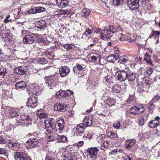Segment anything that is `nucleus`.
Returning a JSON list of instances; mask_svg holds the SVG:
<instances>
[{
  "label": "nucleus",
  "mask_w": 160,
  "mask_h": 160,
  "mask_svg": "<svg viewBox=\"0 0 160 160\" xmlns=\"http://www.w3.org/2000/svg\"><path fill=\"white\" fill-rule=\"evenodd\" d=\"M115 76L116 79L120 82L124 81L127 78L129 81L132 82L135 79L136 74L132 72L122 70L116 72Z\"/></svg>",
  "instance_id": "1"
},
{
  "label": "nucleus",
  "mask_w": 160,
  "mask_h": 160,
  "mask_svg": "<svg viewBox=\"0 0 160 160\" xmlns=\"http://www.w3.org/2000/svg\"><path fill=\"white\" fill-rule=\"evenodd\" d=\"M42 92V89L41 86L38 85H34L33 87L28 90L29 94L31 96H38L40 95Z\"/></svg>",
  "instance_id": "2"
},
{
  "label": "nucleus",
  "mask_w": 160,
  "mask_h": 160,
  "mask_svg": "<svg viewBox=\"0 0 160 160\" xmlns=\"http://www.w3.org/2000/svg\"><path fill=\"white\" fill-rule=\"evenodd\" d=\"M151 83V81L147 80L146 78L142 79L141 83L139 85V88L141 90V92H147L150 87V84Z\"/></svg>",
  "instance_id": "3"
},
{
  "label": "nucleus",
  "mask_w": 160,
  "mask_h": 160,
  "mask_svg": "<svg viewBox=\"0 0 160 160\" xmlns=\"http://www.w3.org/2000/svg\"><path fill=\"white\" fill-rule=\"evenodd\" d=\"M65 122L63 119L58 120L55 123L54 128L58 133H62L64 128Z\"/></svg>",
  "instance_id": "4"
},
{
  "label": "nucleus",
  "mask_w": 160,
  "mask_h": 160,
  "mask_svg": "<svg viewBox=\"0 0 160 160\" xmlns=\"http://www.w3.org/2000/svg\"><path fill=\"white\" fill-rule=\"evenodd\" d=\"M14 157L15 160H31L29 157L22 152L14 153Z\"/></svg>",
  "instance_id": "5"
},
{
  "label": "nucleus",
  "mask_w": 160,
  "mask_h": 160,
  "mask_svg": "<svg viewBox=\"0 0 160 160\" xmlns=\"http://www.w3.org/2000/svg\"><path fill=\"white\" fill-rule=\"evenodd\" d=\"M56 80L55 75H52L48 77L46 79V85L48 88L51 89L54 87V82Z\"/></svg>",
  "instance_id": "6"
},
{
  "label": "nucleus",
  "mask_w": 160,
  "mask_h": 160,
  "mask_svg": "<svg viewBox=\"0 0 160 160\" xmlns=\"http://www.w3.org/2000/svg\"><path fill=\"white\" fill-rule=\"evenodd\" d=\"M136 143V140L134 139H129L125 140L124 142V146L126 148L131 150Z\"/></svg>",
  "instance_id": "7"
},
{
  "label": "nucleus",
  "mask_w": 160,
  "mask_h": 160,
  "mask_svg": "<svg viewBox=\"0 0 160 160\" xmlns=\"http://www.w3.org/2000/svg\"><path fill=\"white\" fill-rule=\"evenodd\" d=\"M90 57L89 60L91 62L94 63L96 64L99 63L101 59L100 55L96 53H92L90 54Z\"/></svg>",
  "instance_id": "8"
},
{
  "label": "nucleus",
  "mask_w": 160,
  "mask_h": 160,
  "mask_svg": "<svg viewBox=\"0 0 160 160\" xmlns=\"http://www.w3.org/2000/svg\"><path fill=\"white\" fill-rule=\"evenodd\" d=\"M59 73L61 77L67 76L70 72V68L67 66H62L59 70Z\"/></svg>",
  "instance_id": "9"
},
{
  "label": "nucleus",
  "mask_w": 160,
  "mask_h": 160,
  "mask_svg": "<svg viewBox=\"0 0 160 160\" xmlns=\"http://www.w3.org/2000/svg\"><path fill=\"white\" fill-rule=\"evenodd\" d=\"M7 146L12 150H16L19 146V144L12 140H8L7 142Z\"/></svg>",
  "instance_id": "10"
},
{
  "label": "nucleus",
  "mask_w": 160,
  "mask_h": 160,
  "mask_svg": "<svg viewBox=\"0 0 160 160\" xmlns=\"http://www.w3.org/2000/svg\"><path fill=\"white\" fill-rule=\"evenodd\" d=\"M37 100L34 97L29 98L27 102V106L25 107H28L31 109L34 108L37 105Z\"/></svg>",
  "instance_id": "11"
},
{
  "label": "nucleus",
  "mask_w": 160,
  "mask_h": 160,
  "mask_svg": "<svg viewBox=\"0 0 160 160\" xmlns=\"http://www.w3.org/2000/svg\"><path fill=\"white\" fill-rule=\"evenodd\" d=\"M98 151V149L97 147H92L88 149L87 152L91 158H96Z\"/></svg>",
  "instance_id": "12"
},
{
  "label": "nucleus",
  "mask_w": 160,
  "mask_h": 160,
  "mask_svg": "<svg viewBox=\"0 0 160 160\" xmlns=\"http://www.w3.org/2000/svg\"><path fill=\"white\" fill-rule=\"evenodd\" d=\"M128 7L132 10H135L139 7V0H128Z\"/></svg>",
  "instance_id": "13"
},
{
  "label": "nucleus",
  "mask_w": 160,
  "mask_h": 160,
  "mask_svg": "<svg viewBox=\"0 0 160 160\" xmlns=\"http://www.w3.org/2000/svg\"><path fill=\"white\" fill-rule=\"evenodd\" d=\"M85 61L84 60L82 59H80V61L76 64V66L74 67L73 69L74 71L75 72L74 69L76 68L80 72L83 71L85 67Z\"/></svg>",
  "instance_id": "14"
},
{
  "label": "nucleus",
  "mask_w": 160,
  "mask_h": 160,
  "mask_svg": "<svg viewBox=\"0 0 160 160\" xmlns=\"http://www.w3.org/2000/svg\"><path fill=\"white\" fill-rule=\"evenodd\" d=\"M54 110H63V109H70V107L68 105L63 103L61 104L60 102H57L54 106Z\"/></svg>",
  "instance_id": "15"
},
{
  "label": "nucleus",
  "mask_w": 160,
  "mask_h": 160,
  "mask_svg": "<svg viewBox=\"0 0 160 160\" xmlns=\"http://www.w3.org/2000/svg\"><path fill=\"white\" fill-rule=\"evenodd\" d=\"M38 140L35 138H30L27 142V144L30 148L36 147L38 144Z\"/></svg>",
  "instance_id": "16"
},
{
  "label": "nucleus",
  "mask_w": 160,
  "mask_h": 160,
  "mask_svg": "<svg viewBox=\"0 0 160 160\" xmlns=\"http://www.w3.org/2000/svg\"><path fill=\"white\" fill-rule=\"evenodd\" d=\"M119 62L120 63L126 65L128 64L129 62H132V60L130 56H123L120 58Z\"/></svg>",
  "instance_id": "17"
},
{
  "label": "nucleus",
  "mask_w": 160,
  "mask_h": 160,
  "mask_svg": "<svg viewBox=\"0 0 160 160\" xmlns=\"http://www.w3.org/2000/svg\"><path fill=\"white\" fill-rule=\"evenodd\" d=\"M92 118V117L86 116L83 121V124L85 125V127H89L93 124Z\"/></svg>",
  "instance_id": "18"
},
{
  "label": "nucleus",
  "mask_w": 160,
  "mask_h": 160,
  "mask_svg": "<svg viewBox=\"0 0 160 160\" xmlns=\"http://www.w3.org/2000/svg\"><path fill=\"white\" fill-rule=\"evenodd\" d=\"M56 1L58 6L61 8H65L68 4V0H56Z\"/></svg>",
  "instance_id": "19"
},
{
  "label": "nucleus",
  "mask_w": 160,
  "mask_h": 160,
  "mask_svg": "<svg viewBox=\"0 0 160 160\" xmlns=\"http://www.w3.org/2000/svg\"><path fill=\"white\" fill-rule=\"evenodd\" d=\"M34 41V38L31 35H26L23 38V42L26 44H32Z\"/></svg>",
  "instance_id": "20"
},
{
  "label": "nucleus",
  "mask_w": 160,
  "mask_h": 160,
  "mask_svg": "<svg viewBox=\"0 0 160 160\" xmlns=\"http://www.w3.org/2000/svg\"><path fill=\"white\" fill-rule=\"evenodd\" d=\"M106 104L109 106H112L113 105L115 102V100L111 98L104 97L102 98Z\"/></svg>",
  "instance_id": "21"
},
{
  "label": "nucleus",
  "mask_w": 160,
  "mask_h": 160,
  "mask_svg": "<svg viewBox=\"0 0 160 160\" xmlns=\"http://www.w3.org/2000/svg\"><path fill=\"white\" fill-rule=\"evenodd\" d=\"M16 88L17 90L24 89L26 87V83L23 81L17 82L15 84Z\"/></svg>",
  "instance_id": "22"
},
{
  "label": "nucleus",
  "mask_w": 160,
  "mask_h": 160,
  "mask_svg": "<svg viewBox=\"0 0 160 160\" xmlns=\"http://www.w3.org/2000/svg\"><path fill=\"white\" fill-rule=\"evenodd\" d=\"M45 28V25L40 21L38 22L34 27V29L37 31H40L43 29Z\"/></svg>",
  "instance_id": "23"
},
{
  "label": "nucleus",
  "mask_w": 160,
  "mask_h": 160,
  "mask_svg": "<svg viewBox=\"0 0 160 160\" xmlns=\"http://www.w3.org/2000/svg\"><path fill=\"white\" fill-rule=\"evenodd\" d=\"M109 30L108 29L105 28L101 31V36L102 38L103 39L105 40L111 37V35L109 36H107L110 34Z\"/></svg>",
  "instance_id": "24"
},
{
  "label": "nucleus",
  "mask_w": 160,
  "mask_h": 160,
  "mask_svg": "<svg viewBox=\"0 0 160 160\" xmlns=\"http://www.w3.org/2000/svg\"><path fill=\"white\" fill-rule=\"evenodd\" d=\"M25 68L24 67L22 66L16 68L14 69V72L15 73L18 74L22 75L24 74L26 72Z\"/></svg>",
  "instance_id": "25"
},
{
  "label": "nucleus",
  "mask_w": 160,
  "mask_h": 160,
  "mask_svg": "<svg viewBox=\"0 0 160 160\" xmlns=\"http://www.w3.org/2000/svg\"><path fill=\"white\" fill-rule=\"evenodd\" d=\"M107 135L108 137L113 140H116L118 138V135L112 131L107 132Z\"/></svg>",
  "instance_id": "26"
},
{
  "label": "nucleus",
  "mask_w": 160,
  "mask_h": 160,
  "mask_svg": "<svg viewBox=\"0 0 160 160\" xmlns=\"http://www.w3.org/2000/svg\"><path fill=\"white\" fill-rule=\"evenodd\" d=\"M45 125L48 124V125L54 127L55 123L56 122L54 119L53 118H48L44 120Z\"/></svg>",
  "instance_id": "27"
},
{
  "label": "nucleus",
  "mask_w": 160,
  "mask_h": 160,
  "mask_svg": "<svg viewBox=\"0 0 160 160\" xmlns=\"http://www.w3.org/2000/svg\"><path fill=\"white\" fill-rule=\"evenodd\" d=\"M149 125L150 127L153 128L160 125V122L157 120H154L149 122Z\"/></svg>",
  "instance_id": "28"
},
{
  "label": "nucleus",
  "mask_w": 160,
  "mask_h": 160,
  "mask_svg": "<svg viewBox=\"0 0 160 160\" xmlns=\"http://www.w3.org/2000/svg\"><path fill=\"white\" fill-rule=\"evenodd\" d=\"M85 128V125L82 123L77 126L76 127L77 131L78 133H82L83 132Z\"/></svg>",
  "instance_id": "29"
},
{
  "label": "nucleus",
  "mask_w": 160,
  "mask_h": 160,
  "mask_svg": "<svg viewBox=\"0 0 160 160\" xmlns=\"http://www.w3.org/2000/svg\"><path fill=\"white\" fill-rule=\"evenodd\" d=\"M66 91L60 90L58 92H57L56 94L58 98L62 97L66 98Z\"/></svg>",
  "instance_id": "30"
},
{
  "label": "nucleus",
  "mask_w": 160,
  "mask_h": 160,
  "mask_svg": "<svg viewBox=\"0 0 160 160\" xmlns=\"http://www.w3.org/2000/svg\"><path fill=\"white\" fill-rule=\"evenodd\" d=\"M36 113L39 118H46L48 116L47 114L45 112H42V111H37Z\"/></svg>",
  "instance_id": "31"
},
{
  "label": "nucleus",
  "mask_w": 160,
  "mask_h": 160,
  "mask_svg": "<svg viewBox=\"0 0 160 160\" xmlns=\"http://www.w3.org/2000/svg\"><path fill=\"white\" fill-rule=\"evenodd\" d=\"M91 43L89 46H88V48L89 49H91V48L96 46V44L98 42V39L96 38H93L92 39Z\"/></svg>",
  "instance_id": "32"
},
{
  "label": "nucleus",
  "mask_w": 160,
  "mask_h": 160,
  "mask_svg": "<svg viewBox=\"0 0 160 160\" xmlns=\"http://www.w3.org/2000/svg\"><path fill=\"white\" fill-rule=\"evenodd\" d=\"M3 96L5 98L8 99V98H11L12 97V92L10 90H6L4 91Z\"/></svg>",
  "instance_id": "33"
},
{
  "label": "nucleus",
  "mask_w": 160,
  "mask_h": 160,
  "mask_svg": "<svg viewBox=\"0 0 160 160\" xmlns=\"http://www.w3.org/2000/svg\"><path fill=\"white\" fill-rule=\"evenodd\" d=\"M62 45L67 50H72L75 48V46L74 45L70 44H64Z\"/></svg>",
  "instance_id": "34"
},
{
  "label": "nucleus",
  "mask_w": 160,
  "mask_h": 160,
  "mask_svg": "<svg viewBox=\"0 0 160 160\" xmlns=\"http://www.w3.org/2000/svg\"><path fill=\"white\" fill-rule=\"evenodd\" d=\"M121 90V88L117 84L114 85L112 88V91L115 93L119 92Z\"/></svg>",
  "instance_id": "35"
},
{
  "label": "nucleus",
  "mask_w": 160,
  "mask_h": 160,
  "mask_svg": "<svg viewBox=\"0 0 160 160\" xmlns=\"http://www.w3.org/2000/svg\"><path fill=\"white\" fill-rule=\"evenodd\" d=\"M142 109H144V108L142 104H139L132 108L130 110H140Z\"/></svg>",
  "instance_id": "36"
},
{
  "label": "nucleus",
  "mask_w": 160,
  "mask_h": 160,
  "mask_svg": "<svg viewBox=\"0 0 160 160\" xmlns=\"http://www.w3.org/2000/svg\"><path fill=\"white\" fill-rule=\"evenodd\" d=\"M152 32H153L151 36L149 37V38H152L153 36L154 37L155 39L159 38L160 32L158 31H152Z\"/></svg>",
  "instance_id": "37"
},
{
  "label": "nucleus",
  "mask_w": 160,
  "mask_h": 160,
  "mask_svg": "<svg viewBox=\"0 0 160 160\" xmlns=\"http://www.w3.org/2000/svg\"><path fill=\"white\" fill-rule=\"evenodd\" d=\"M58 141L63 142L67 140V138L64 135H58Z\"/></svg>",
  "instance_id": "38"
},
{
  "label": "nucleus",
  "mask_w": 160,
  "mask_h": 160,
  "mask_svg": "<svg viewBox=\"0 0 160 160\" xmlns=\"http://www.w3.org/2000/svg\"><path fill=\"white\" fill-rule=\"evenodd\" d=\"M45 129L48 133H50L53 132L54 127L49 126L48 124L45 125Z\"/></svg>",
  "instance_id": "39"
},
{
  "label": "nucleus",
  "mask_w": 160,
  "mask_h": 160,
  "mask_svg": "<svg viewBox=\"0 0 160 160\" xmlns=\"http://www.w3.org/2000/svg\"><path fill=\"white\" fill-rule=\"evenodd\" d=\"M79 159L73 155H68L64 160H78Z\"/></svg>",
  "instance_id": "40"
},
{
  "label": "nucleus",
  "mask_w": 160,
  "mask_h": 160,
  "mask_svg": "<svg viewBox=\"0 0 160 160\" xmlns=\"http://www.w3.org/2000/svg\"><path fill=\"white\" fill-rule=\"evenodd\" d=\"M48 58L49 59H52L54 58V53L53 51H48L46 54Z\"/></svg>",
  "instance_id": "41"
},
{
  "label": "nucleus",
  "mask_w": 160,
  "mask_h": 160,
  "mask_svg": "<svg viewBox=\"0 0 160 160\" xmlns=\"http://www.w3.org/2000/svg\"><path fill=\"white\" fill-rule=\"evenodd\" d=\"M109 147V143L107 141H105L101 146V148L103 150L108 148Z\"/></svg>",
  "instance_id": "42"
},
{
  "label": "nucleus",
  "mask_w": 160,
  "mask_h": 160,
  "mask_svg": "<svg viewBox=\"0 0 160 160\" xmlns=\"http://www.w3.org/2000/svg\"><path fill=\"white\" fill-rule=\"evenodd\" d=\"M39 42L41 44L44 45H47L49 43V41L44 38H41Z\"/></svg>",
  "instance_id": "43"
},
{
  "label": "nucleus",
  "mask_w": 160,
  "mask_h": 160,
  "mask_svg": "<svg viewBox=\"0 0 160 160\" xmlns=\"http://www.w3.org/2000/svg\"><path fill=\"white\" fill-rule=\"evenodd\" d=\"M58 134H56L55 135L48 136V139L50 141H53L56 140L58 138Z\"/></svg>",
  "instance_id": "44"
},
{
  "label": "nucleus",
  "mask_w": 160,
  "mask_h": 160,
  "mask_svg": "<svg viewBox=\"0 0 160 160\" xmlns=\"http://www.w3.org/2000/svg\"><path fill=\"white\" fill-rule=\"evenodd\" d=\"M9 113L12 117H18L19 116L18 111H10Z\"/></svg>",
  "instance_id": "45"
},
{
  "label": "nucleus",
  "mask_w": 160,
  "mask_h": 160,
  "mask_svg": "<svg viewBox=\"0 0 160 160\" xmlns=\"http://www.w3.org/2000/svg\"><path fill=\"white\" fill-rule=\"evenodd\" d=\"M142 112H139V111H128L127 112L128 113H130L131 114H130V115H133L134 116L138 115H139L140 113H141Z\"/></svg>",
  "instance_id": "46"
},
{
  "label": "nucleus",
  "mask_w": 160,
  "mask_h": 160,
  "mask_svg": "<svg viewBox=\"0 0 160 160\" xmlns=\"http://www.w3.org/2000/svg\"><path fill=\"white\" fill-rule=\"evenodd\" d=\"M103 81L104 82H111L112 81V77L110 76H107L104 77Z\"/></svg>",
  "instance_id": "47"
},
{
  "label": "nucleus",
  "mask_w": 160,
  "mask_h": 160,
  "mask_svg": "<svg viewBox=\"0 0 160 160\" xmlns=\"http://www.w3.org/2000/svg\"><path fill=\"white\" fill-rule=\"evenodd\" d=\"M82 11L84 14V16L85 17L88 16L90 12V10L87 8H85L83 9Z\"/></svg>",
  "instance_id": "48"
},
{
  "label": "nucleus",
  "mask_w": 160,
  "mask_h": 160,
  "mask_svg": "<svg viewBox=\"0 0 160 160\" xmlns=\"http://www.w3.org/2000/svg\"><path fill=\"white\" fill-rule=\"evenodd\" d=\"M47 60L44 58H40L38 61V63L42 64L47 63Z\"/></svg>",
  "instance_id": "49"
},
{
  "label": "nucleus",
  "mask_w": 160,
  "mask_h": 160,
  "mask_svg": "<svg viewBox=\"0 0 160 160\" xmlns=\"http://www.w3.org/2000/svg\"><path fill=\"white\" fill-rule=\"evenodd\" d=\"M6 72V70L4 68H0V77H3L5 75Z\"/></svg>",
  "instance_id": "50"
},
{
  "label": "nucleus",
  "mask_w": 160,
  "mask_h": 160,
  "mask_svg": "<svg viewBox=\"0 0 160 160\" xmlns=\"http://www.w3.org/2000/svg\"><path fill=\"white\" fill-rule=\"evenodd\" d=\"M123 2V0H113V4L115 5H118L122 4Z\"/></svg>",
  "instance_id": "51"
},
{
  "label": "nucleus",
  "mask_w": 160,
  "mask_h": 160,
  "mask_svg": "<svg viewBox=\"0 0 160 160\" xmlns=\"http://www.w3.org/2000/svg\"><path fill=\"white\" fill-rule=\"evenodd\" d=\"M105 138V135L102 134L97 137V140L98 142H100L102 141Z\"/></svg>",
  "instance_id": "52"
},
{
  "label": "nucleus",
  "mask_w": 160,
  "mask_h": 160,
  "mask_svg": "<svg viewBox=\"0 0 160 160\" xmlns=\"http://www.w3.org/2000/svg\"><path fill=\"white\" fill-rule=\"evenodd\" d=\"M144 60L149 65H153V64L151 60V58H144Z\"/></svg>",
  "instance_id": "53"
},
{
  "label": "nucleus",
  "mask_w": 160,
  "mask_h": 160,
  "mask_svg": "<svg viewBox=\"0 0 160 160\" xmlns=\"http://www.w3.org/2000/svg\"><path fill=\"white\" fill-rule=\"evenodd\" d=\"M66 97H67L68 98L70 97L72 95L73 97H74L73 95V92L72 91H70L69 90H68L66 91Z\"/></svg>",
  "instance_id": "54"
},
{
  "label": "nucleus",
  "mask_w": 160,
  "mask_h": 160,
  "mask_svg": "<svg viewBox=\"0 0 160 160\" xmlns=\"http://www.w3.org/2000/svg\"><path fill=\"white\" fill-rule=\"evenodd\" d=\"M36 9L37 13L42 12L45 11V8L42 7H37Z\"/></svg>",
  "instance_id": "55"
},
{
  "label": "nucleus",
  "mask_w": 160,
  "mask_h": 160,
  "mask_svg": "<svg viewBox=\"0 0 160 160\" xmlns=\"http://www.w3.org/2000/svg\"><path fill=\"white\" fill-rule=\"evenodd\" d=\"M28 70L31 74L36 73L37 71V70L35 68H32L31 67H30V66L28 67Z\"/></svg>",
  "instance_id": "56"
},
{
  "label": "nucleus",
  "mask_w": 160,
  "mask_h": 160,
  "mask_svg": "<svg viewBox=\"0 0 160 160\" xmlns=\"http://www.w3.org/2000/svg\"><path fill=\"white\" fill-rule=\"evenodd\" d=\"M125 36L123 35V34H120V36L118 37V38L121 41L127 40V38H126ZM128 41L129 40H128Z\"/></svg>",
  "instance_id": "57"
},
{
  "label": "nucleus",
  "mask_w": 160,
  "mask_h": 160,
  "mask_svg": "<svg viewBox=\"0 0 160 160\" xmlns=\"http://www.w3.org/2000/svg\"><path fill=\"white\" fill-rule=\"evenodd\" d=\"M120 126V124L119 121H117L115 122L113 125V126L116 129H118Z\"/></svg>",
  "instance_id": "58"
},
{
  "label": "nucleus",
  "mask_w": 160,
  "mask_h": 160,
  "mask_svg": "<svg viewBox=\"0 0 160 160\" xmlns=\"http://www.w3.org/2000/svg\"><path fill=\"white\" fill-rule=\"evenodd\" d=\"M145 121L143 117H141L139 120V123L140 126H142L144 123Z\"/></svg>",
  "instance_id": "59"
},
{
  "label": "nucleus",
  "mask_w": 160,
  "mask_h": 160,
  "mask_svg": "<svg viewBox=\"0 0 160 160\" xmlns=\"http://www.w3.org/2000/svg\"><path fill=\"white\" fill-rule=\"evenodd\" d=\"M109 31L110 33L111 32L113 33L116 32V29L113 26H110L109 27Z\"/></svg>",
  "instance_id": "60"
},
{
  "label": "nucleus",
  "mask_w": 160,
  "mask_h": 160,
  "mask_svg": "<svg viewBox=\"0 0 160 160\" xmlns=\"http://www.w3.org/2000/svg\"><path fill=\"white\" fill-rule=\"evenodd\" d=\"M29 13L31 14L37 13L36 7H34L31 8L29 10Z\"/></svg>",
  "instance_id": "61"
},
{
  "label": "nucleus",
  "mask_w": 160,
  "mask_h": 160,
  "mask_svg": "<svg viewBox=\"0 0 160 160\" xmlns=\"http://www.w3.org/2000/svg\"><path fill=\"white\" fill-rule=\"evenodd\" d=\"M153 69L152 68H149L146 71V73L150 75L153 72Z\"/></svg>",
  "instance_id": "62"
},
{
  "label": "nucleus",
  "mask_w": 160,
  "mask_h": 160,
  "mask_svg": "<svg viewBox=\"0 0 160 160\" xmlns=\"http://www.w3.org/2000/svg\"><path fill=\"white\" fill-rule=\"evenodd\" d=\"M160 97L158 95L155 96L154 98L152 100V102H155L159 100L160 99Z\"/></svg>",
  "instance_id": "63"
},
{
  "label": "nucleus",
  "mask_w": 160,
  "mask_h": 160,
  "mask_svg": "<svg viewBox=\"0 0 160 160\" xmlns=\"http://www.w3.org/2000/svg\"><path fill=\"white\" fill-rule=\"evenodd\" d=\"M10 15H8L6 18L5 19L4 22L5 23H7L9 22H11V19H9L10 18Z\"/></svg>",
  "instance_id": "64"
}]
</instances>
